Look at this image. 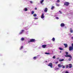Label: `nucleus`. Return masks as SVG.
I'll return each instance as SVG.
<instances>
[{"mask_svg":"<svg viewBox=\"0 0 73 73\" xmlns=\"http://www.w3.org/2000/svg\"><path fill=\"white\" fill-rule=\"evenodd\" d=\"M69 50L71 51V50H73V47L72 46H70L69 47Z\"/></svg>","mask_w":73,"mask_h":73,"instance_id":"obj_5","label":"nucleus"},{"mask_svg":"<svg viewBox=\"0 0 73 73\" xmlns=\"http://www.w3.org/2000/svg\"><path fill=\"white\" fill-rule=\"evenodd\" d=\"M64 45L65 48H67L68 47V44H64Z\"/></svg>","mask_w":73,"mask_h":73,"instance_id":"obj_14","label":"nucleus"},{"mask_svg":"<svg viewBox=\"0 0 73 73\" xmlns=\"http://www.w3.org/2000/svg\"><path fill=\"white\" fill-rule=\"evenodd\" d=\"M59 49L60 50H64V49L63 48H59Z\"/></svg>","mask_w":73,"mask_h":73,"instance_id":"obj_16","label":"nucleus"},{"mask_svg":"<svg viewBox=\"0 0 73 73\" xmlns=\"http://www.w3.org/2000/svg\"><path fill=\"white\" fill-rule=\"evenodd\" d=\"M28 11V9L27 8H25V11Z\"/></svg>","mask_w":73,"mask_h":73,"instance_id":"obj_21","label":"nucleus"},{"mask_svg":"<svg viewBox=\"0 0 73 73\" xmlns=\"http://www.w3.org/2000/svg\"><path fill=\"white\" fill-rule=\"evenodd\" d=\"M69 3L68 2H65V3H64V5H65L66 6H68L69 5Z\"/></svg>","mask_w":73,"mask_h":73,"instance_id":"obj_1","label":"nucleus"},{"mask_svg":"<svg viewBox=\"0 0 73 73\" xmlns=\"http://www.w3.org/2000/svg\"><path fill=\"white\" fill-rule=\"evenodd\" d=\"M42 47L43 48H45V47H46V45L44 44L42 45Z\"/></svg>","mask_w":73,"mask_h":73,"instance_id":"obj_9","label":"nucleus"},{"mask_svg":"<svg viewBox=\"0 0 73 73\" xmlns=\"http://www.w3.org/2000/svg\"><path fill=\"white\" fill-rule=\"evenodd\" d=\"M57 3H60V0H58L57 1Z\"/></svg>","mask_w":73,"mask_h":73,"instance_id":"obj_33","label":"nucleus"},{"mask_svg":"<svg viewBox=\"0 0 73 73\" xmlns=\"http://www.w3.org/2000/svg\"><path fill=\"white\" fill-rule=\"evenodd\" d=\"M35 41H36V40L35 39H32L30 40V42H35Z\"/></svg>","mask_w":73,"mask_h":73,"instance_id":"obj_2","label":"nucleus"},{"mask_svg":"<svg viewBox=\"0 0 73 73\" xmlns=\"http://www.w3.org/2000/svg\"><path fill=\"white\" fill-rule=\"evenodd\" d=\"M21 41H24V38H21Z\"/></svg>","mask_w":73,"mask_h":73,"instance_id":"obj_17","label":"nucleus"},{"mask_svg":"<svg viewBox=\"0 0 73 73\" xmlns=\"http://www.w3.org/2000/svg\"><path fill=\"white\" fill-rule=\"evenodd\" d=\"M41 19H44V15L43 13H42V15L41 16Z\"/></svg>","mask_w":73,"mask_h":73,"instance_id":"obj_8","label":"nucleus"},{"mask_svg":"<svg viewBox=\"0 0 73 73\" xmlns=\"http://www.w3.org/2000/svg\"><path fill=\"white\" fill-rule=\"evenodd\" d=\"M47 11H48V10L47 9V8H46V7L45 8L44 10V12H47Z\"/></svg>","mask_w":73,"mask_h":73,"instance_id":"obj_12","label":"nucleus"},{"mask_svg":"<svg viewBox=\"0 0 73 73\" xmlns=\"http://www.w3.org/2000/svg\"><path fill=\"white\" fill-rule=\"evenodd\" d=\"M65 57H70L71 58H72V57L71 55H67L65 56Z\"/></svg>","mask_w":73,"mask_h":73,"instance_id":"obj_4","label":"nucleus"},{"mask_svg":"<svg viewBox=\"0 0 73 73\" xmlns=\"http://www.w3.org/2000/svg\"><path fill=\"white\" fill-rule=\"evenodd\" d=\"M70 33H73V30H72V28H70Z\"/></svg>","mask_w":73,"mask_h":73,"instance_id":"obj_13","label":"nucleus"},{"mask_svg":"<svg viewBox=\"0 0 73 73\" xmlns=\"http://www.w3.org/2000/svg\"><path fill=\"white\" fill-rule=\"evenodd\" d=\"M30 2L31 4H32V3H33V2H32L31 1H30Z\"/></svg>","mask_w":73,"mask_h":73,"instance_id":"obj_36","label":"nucleus"},{"mask_svg":"<svg viewBox=\"0 0 73 73\" xmlns=\"http://www.w3.org/2000/svg\"><path fill=\"white\" fill-rule=\"evenodd\" d=\"M23 32H24V30H22L21 31V32L19 33V35H21L23 33Z\"/></svg>","mask_w":73,"mask_h":73,"instance_id":"obj_10","label":"nucleus"},{"mask_svg":"<svg viewBox=\"0 0 73 73\" xmlns=\"http://www.w3.org/2000/svg\"><path fill=\"white\" fill-rule=\"evenodd\" d=\"M47 61H45V62H47Z\"/></svg>","mask_w":73,"mask_h":73,"instance_id":"obj_42","label":"nucleus"},{"mask_svg":"<svg viewBox=\"0 0 73 73\" xmlns=\"http://www.w3.org/2000/svg\"><path fill=\"white\" fill-rule=\"evenodd\" d=\"M54 6H52V7H51V9H54Z\"/></svg>","mask_w":73,"mask_h":73,"instance_id":"obj_27","label":"nucleus"},{"mask_svg":"<svg viewBox=\"0 0 73 73\" xmlns=\"http://www.w3.org/2000/svg\"><path fill=\"white\" fill-rule=\"evenodd\" d=\"M69 68H71L72 67V64H69Z\"/></svg>","mask_w":73,"mask_h":73,"instance_id":"obj_11","label":"nucleus"},{"mask_svg":"<svg viewBox=\"0 0 73 73\" xmlns=\"http://www.w3.org/2000/svg\"><path fill=\"white\" fill-rule=\"evenodd\" d=\"M34 13H35V11H33L31 12V14L32 15H33Z\"/></svg>","mask_w":73,"mask_h":73,"instance_id":"obj_18","label":"nucleus"},{"mask_svg":"<svg viewBox=\"0 0 73 73\" xmlns=\"http://www.w3.org/2000/svg\"><path fill=\"white\" fill-rule=\"evenodd\" d=\"M65 24H64V23H62L60 24V26L61 27H65Z\"/></svg>","mask_w":73,"mask_h":73,"instance_id":"obj_6","label":"nucleus"},{"mask_svg":"<svg viewBox=\"0 0 73 73\" xmlns=\"http://www.w3.org/2000/svg\"><path fill=\"white\" fill-rule=\"evenodd\" d=\"M57 63H58V62H56V64H57Z\"/></svg>","mask_w":73,"mask_h":73,"instance_id":"obj_43","label":"nucleus"},{"mask_svg":"<svg viewBox=\"0 0 73 73\" xmlns=\"http://www.w3.org/2000/svg\"><path fill=\"white\" fill-rule=\"evenodd\" d=\"M66 55H68L69 54V53L68 52H66Z\"/></svg>","mask_w":73,"mask_h":73,"instance_id":"obj_24","label":"nucleus"},{"mask_svg":"<svg viewBox=\"0 0 73 73\" xmlns=\"http://www.w3.org/2000/svg\"><path fill=\"white\" fill-rule=\"evenodd\" d=\"M33 16L34 17H36V16H37V15H36V14H35L33 15Z\"/></svg>","mask_w":73,"mask_h":73,"instance_id":"obj_19","label":"nucleus"},{"mask_svg":"<svg viewBox=\"0 0 73 73\" xmlns=\"http://www.w3.org/2000/svg\"><path fill=\"white\" fill-rule=\"evenodd\" d=\"M56 19H57V20H58V19H59V18H58V17H56Z\"/></svg>","mask_w":73,"mask_h":73,"instance_id":"obj_35","label":"nucleus"},{"mask_svg":"<svg viewBox=\"0 0 73 73\" xmlns=\"http://www.w3.org/2000/svg\"><path fill=\"white\" fill-rule=\"evenodd\" d=\"M23 46H21V47L20 48V50H21V49H23Z\"/></svg>","mask_w":73,"mask_h":73,"instance_id":"obj_22","label":"nucleus"},{"mask_svg":"<svg viewBox=\"0 0 73 73\" xmlns=\"http://www.w3.org/2000/svg\"><path fill=\"white\" fill-rule=\"evenodd\" d=\"M68 67L69 66H68V65H67L66 66V68H68Z\"/></svg>","mask_w":73,"mask_h":73,"instance_id":"obj_31","label":"nucleus"},{"mask_svg":"<svg viewBox=\"0 0 73 73\" xmlns=\"http://www.w3.org/2000/svg\"><path fill=\"white\" fill-rule=\"evenodd\" d=\"M72 58H69V59H68V60L69 61H71V60H72Z\"/></svg>","mask_w":73,"mask_h":73,"instance_id":"obj_26","label":"nucleus"},{"mask_svg":"<svg viewBox=\"0 0 73 73\" xmlns=\"http://www.w3.org/2000/svg\"><path fill=\"white\" fill-rule=\"evenodd\" d=\"M71 38H72V40H73V37H72Z\"/></svg>","mask_w":73,"mask_h":73,"instance_id":"obj_40","label":"nucleus"},{"mask_svg":"<svg viewBox=\"0 0 73 73\" xmlns=\"http://www.w3.org/2000/svg\"><path fill=\"white\" fill-rule=\"evenodd\" d=\"M45 54H50L49 53H47V52H45Z\"/></svg>","mask_w":73,"mask_h":73,"instance_id":"obj_25","label":"nucleus"},{"mask_svg":"<svg viewBox=\"0 0 73 73\" xmlns=\"http://www.w3.org/2000/svg\"><path fill=\"white\" fill-rule=\"evenodd\" d=\"M61 52H62V51H60V53H61Z\"/></svg>","mask_w":73,"mask_h":73,"instance_id":"obj_41","label":"nucleus"},{"mask_svg":"<svg viewBox=\"0 0 73 73\" xmlns=\"http://www.w3.org/2000/svg\"><path fill=\"white\" fill-rule=\"evenodd\" d=\"M71 45H72V47H73V43H72L71 44Z\"/></svg>","mask_w":73,"mask_h":73,"instance_id":"obj_37","label":"nucleus"},{"mask_svg":"<svg viewBox=\"0 0 73 73\" xmlns=\"http://www.w3.org/2000/svg\"><path fill=\"white\" fill-rule=\"evenodd\" d=\"M52 40L53 41H54V40H55V39L54 38H53L52 39Z\"/></svg>","mask_w":73,"mask_h":73,"instance_id":"obj_23","label":"nucleus"},{"mask_svg":"<svg viewBox=\"0 0 73 73\" xmlns=\"http://www.w3.org/2000/svg\"><path fill=\"white\" fill-rule=\"evenodd\" d=\"M34 19H35V20H37V19H38V18H36V17H35L34 18Z\"/></svg>","mask_w":73,"mask_h":73,"instance_id":"obj_29","label":"nucleus"},{"mask_svg":"<svg viewBox=\"0 0 73 73\" xmlns=\"http://www.w3.org/2000/svg\"><path fill=\"white\" fill-rule=\"evenodd\" d=\"M62 68H65V66H63L62 67Z\"/></svg>","mask_w":73,"mask_h":73,"instance_id":"obj_30","label":"nucleus"},{"mask_svg":"<svg viewBox=\"0 0 73 73\" xmlns=\"http://www.w3.org/2000/svg\"><path fill=\"white\" fill-rule=\"evenodd\" d=\"M52 58H56V56H54L53 57H52Z\"/></svg>","mask_w":73,"mask_h":73,"instance_id":"obj_32","label":"nucleus"},{"mask_svg":"<svg viewBox=\"0 0 73 73\" xmlns=\"http://www.w3.org/2000/svg\"><path fill=\"white\" fill-rule=\"evenodd\" d=\"M63 66V65H61L60 64H59L58 65V66L59 68H62Z\"/></svg>","mask_w":73,"mask_h":73,"instance_id":"obj_7","label":"nucleus"},{"mask_svg":"<svg viewBox=\"0 0 73 73\" xmlns=\"http://www.w3.org/2000/svg\"><path fill=\"white\" fill-rule=\"evenodd\" d=\"M35 10H37V8L35 7Z\"/></svg>","mask_w":73,"mask_h":73,"instance_id":"obj_39","label":"nucleus"},{"mask_svg":"<svg viewBox=\"0 0 73 73\" xmlns=\"http://www.w3.org/2000/svg\"><path fill=\"white\" fill-rule=\"evenodd\" d=\"M64 61V59H60L59 60L60 62H62V61Z\"/></svg>","mask_w":73,"mask_h":73,"instance_id":"obj_15","label":"nucleus"},{"mask_svg":"<svg viewBox=\"0 0 73 73\" xmlns=\"http://www.w3.org/2000/svg\"><path fill=\"white\" fill-rule=\"evenodd\" d=\"M65 73H69V72L68 71H66V72Z\"/></svg>","mask_w":73,"mask_h":73,"instance_id":"obj_38","label":"nucleus"},{"mask_svg":"<svg viewBox=\"0 0 73 73\" xmlns=\"http://www.w3.org/2000/svg\"><path fill=\"white\" fill-rule=\"evenodd\" d=\"M59 12H60V13H61V14H62V12L61 11H59Z\"/></svg>","mask_w":73,"mask_h":73,"instance_id":"obj_34","label":"nucleus"},{"mask_svg":"<svg viewBox=\"0 0 73 73\" xmlns=\"http://www.w3.org/2000/svg\"><path fill=\"white\" fill-rule=\"evenodd\" d=\"M33 59L34 60H36V56H35L33 58Z\"/></svg>","mask_w":73,"mask_h":73,"instance_id":"obj_28","label":"nucleus"},{"mask_svg":"<svg viewBox=\"0 0 73 73\" xmlns=\"http://www.w3.org/2000/svg\"><path fill=\"white\" fill-rule=\"evenodd\" d=\"M48 66H50L51 68H52L53 67V64H52V63H49L48 65Z\"/></svg>","mask_w":73,"mask_h":73,"instance_id":"obj_3","label":"nucleus"},{"mask_svg":"<svg viewBox=\"0 0 73 73\" xmlns=\"http://www.w3.org/2000/svg\"><path fill=\"white\" fill-rule=\"evenodd\" d=\"M44 2V0H42L40 1V3L41 4H42V3Z\"/></svg>","mask_w":73,"mask_h":73,"instance_id":"obj_20","label":"nucleus"}]
</instances>
